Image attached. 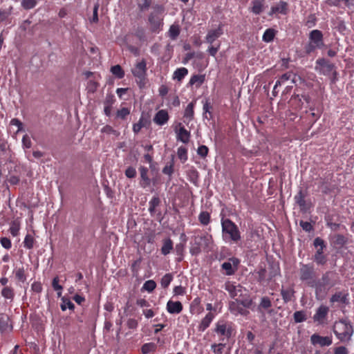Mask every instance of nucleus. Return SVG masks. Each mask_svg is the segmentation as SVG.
<instances>
[{
  "label": "nucleus",
  "mask_w": 354,
  "mask_h": 354,
  "mask_svg": "<svg viewBox=\"0 0 354 354\" xmlns=\"http://www.w3.org/2000/svg\"><path fill=\"white\" fill-rule=\"evenodd\" d=\"M35 238L32 235L28 234L24 239V245L26 248L30 250L33 248L35 244Z\"/></svg>",
  "instance_id": "473e14b6"
},
{
  "label": "nucleus",
  "mask_w": 354,
  "mask_h": 354,
  "mask_svg": "<svg viewBox=\"0 0 354 354\" xmlns=\"http://www.w3.org/2000/svg\"><path fill=\"white\" fill-rule=\"evenodd\" d=\"M133 76L136 78L137 83L140 88L143 87L145 84V79L147 76V64L145 60L136 63L134 68L131 70Z\"/></svg>",
  "instance_id": "6e6552de"
},
{
  "label": "nucleus",
  "mask_w": 354,
  "mask_h": 354,
  "mask_svg": "<svg viewBox=\"0 0 354 354\" xmlns=\"http://www.w3.org/2000/svg\"><path fill=\"white\" fill-rule=\"evenodd\" d=\"M208 148L205 145H201L198 148L197 153L201 157H205L208 153Z\"/></svg>",
  "instance_id": "13d9d810"
},
{
  "label": "nucleus",
  "mask_w": 354,
  "mask_h": 354,
  "mask_svg": "<svg viewBox=\"0 0 354 354\" xmlns=\"http://www.w3.org/2000/svg\"><path fill=\"white\" fill-rule=\"evenodd\" d=\"M275 31L273 29H267L263 35V40L266 42H270L274 39Z\"/></svg>",
  "instance_id": "f704fd0d"
},
{
  "label": "nucleus",
  "mask_w": 354,
  "mask_h": 354,
  "mask_svg": "<svg viewBox=\"0 0 354 354\" xmlns=\"http://www.w3.org/2000/svg\"><path fill=\"white\" fill-rule=\"evenodd\" d=\"M180 125V128L177 132V138L183 143H187L189 140L190 133L184 127Z\"/></svg>",
  "instance_id": "4be33fe9"
},
{
  "label": "nucleus",
  "mask_w": 354,
  "mask_h": 354,
  "mask_svg": "<svg viewBox=\"0 0 354 354\" xmlns=\"http://www.w3.org/2000/svg\"><path fill=\"white\" fill-rule=\"evenodd\" d=\"M294 293L295 291L292 287H289L286 289L282 288L281 290V295L285 303H288L291 301L292 298L294 297Z\"/></svg>",
  "instance_id": "b1692460"
},
{
  "label": "nucleus",
  "mask_w": 354,
  "mask_h": 354,
  "mask_svg": "<svg viewBox=\"0 0 354 354\" xmlns=\"http://www.w3.org/2000/svg\"><path fill=\"white\" fill-rule=\"evenodd\" d=\"M310 341L313 345L318 344L320 346H328L333 342L330 337H322L317 334H313L310 337Z\"/></svg>",
  "instance_id": "ddd939ff"
},
{
  "label": "nucleus",
  "mask_w": 354,
  "mask_h": 354,
  "mask_svg": "<svg viewBox=\"0 0 354 354\" xmlns=\"http://www.w3.org/2000/svg\"><path fill=\"white\" fill-rule=\"evenodd\" d=\"M288 6L284 1H280L276 5L272 6L270 15L272 14H283L286 15L288 12Z\"/></svg>",
  "instance_id": "dca6fc26"
},
{
  "label": "nucleus",
  "mask_w": 354,
  "mask_h": 354,
  "mask_svg": "<svg viewBox=\"0 0 354 354\" xmlns=\"http://www.w3.org/2000/svg\"><path fill=\"white\" fill-rule=\"evenodd\" d=\"M111 72L117 77L121 79L124 76V72L122 67L117 64L111 68Z\"/></svg>",
  "instance_id": "c9c22d12"
},
{
  "label": "nucleus",
  "mask_w": 354,
  "mask_h": 354,
  "mask_svg": "<svg viewBox=\"0 0 354 354\" xmlns=\"http://www.w3.org/2000/svg\"><path fill=\"white\" fill-rule=\"evenodd\" d=\"M98 8H99V3H96L94 6V8H93V17L91 19V22H93V23H97L98 22V15H97V12H98Z\"/></svg>",
  "instance_id": "5fc2aeb1"
},
{
  "label": "nucleus",
  "mask_w": 354,
  "mask_h": 354,
  "mask_svg": "<svg viewBox=\"0 0 354 354\" xmlns=\"http://www.w3.org/2000/svg\"><path fill=\"white\" fill-rule=\"evenodd\" d=\"M173 279V275L170 273L165 274L161 279L160 284L163 288L169 286Z\"/></svg>",
  "instance_id": "e433bc0d"
},
{
  "label": "nucleus",
  "mask_w": 354,
  "mask_h": 354,
  "mask_svg": "<svg viewBox=\"0 0 354 354\" xmlns=\"http://www.w3.org/2000/svg\"><path fill=\"white\" fill-rule=\"evenodd\" d=\"M125 175L129 178H134L136 175V169L133 167H129L125 171Z\"/></svg>",
  "instance_id": "052dcab7"
},
{
  "label": "nucleus",
  "mask_w": 354,
  "mask_h": 354,
  "mask_svg": "<svg viewBox=\"0 0 354 354\" xmlns=\"http://www.w3.org/2000/svg\"><path fill=\"white\" fill-rule=\"evenodd\" d=\"M138 7L141 10H145L148 9L150 6V1L148 0H137Z\"/></svg>",
  "instance_id": "864d4df0"
},
{
  "label": "nucleus",
  "mask_w": 354,
  "mask_h": 354,
  "mask_svg": "<svg viewBox=\"0 0 354 354\" xmlns=\"http://www.w3.org/2000/svg\"><path fill=\"white\" fill-rule=\"evenodd\" d=\"M173 249V242L170 239L164 240L163 245L161 248V252L164 255H167L170 253Z\"/></svg>",
  "instance_id": "cd10ccee"
},
{
  "label": "nucleus",
  "mask_w": 354,
  "mask_h": 354,
  "mask_svg": "<svg viewBox=\"0 0 354 354\" xmlns=\"http://www.w3.org/2000/svg\"><path fill=\"white\" fill-rule=\"evenodd\" d=\"M22 146L24 149H30L32 147V142L30 138L27 134L23 136Z\"/></svg>",
  "instance_id": "3c124183"
},
{
  "label": "nucleus",
  "mask_w": 354,
  "mask_h": 354,
  "mask_svg": "<svg viewBox=\"0 0 354 354\" xmlns=\"http://www.w3.org/2000/svg\"><path fill=\"white\" fill-rule=\"evenodd\" d=\"M63 301L64 304L61 305V308L63 311L66 310V308L71 310L74 308V304L71 301L63 299Z\"/></svg>",
  "instance_id": "e2e57ef3"
},
{
  "label": "nucleus",
  "mask_w": 354,
  "mask_h": 354,
  "mask_svg": "<svg viewBox=\"0 0 354 354\" xmlns=\"http://www.w3.org/2000/svg\"><path fill=\"white\" fill-rule=\"evenodd\" d=\"M178 157L182 162H185L187 160V150L185 147H180L177 151Z\"/></svg>",
  "instance_id": "58836bf2"
},
{
  "label": "nucleus",
  "mask_w": 354,
  "mask_h": 354,
  "mask_svg": "<svg viewBox=\"0 0 354 354\" xmlns=\"http://www.w3.org/2000/svg\"><path fill=\"white\" fill-rule=\"evenodd\" d=\"M198 220L201 224L207 225L210 221V215L207 212H202L198 216Z\"/></svg>",
  "instance_id": "4c0bfd02"
},
{
  "label": "nucleus",
  "mask_w": 354,
  "mask_h": 354,
  "mask_svg": "<svg viewBox=\"0 0 354 354\" xmlns=\"http://www.w3.org/2000/svg\"><path fill=\"white\" fill-rule=\"evenodd\" d=\"M10 124L11 126H15L17 128L16 131L17 133L24 131V125L22 122L17 118L12 119Z\"/></svg>",
  "instance_id": "8fccbe9b"
},
{
  "label": "nucleus",
  "mask_w": 354,
  "mask_h": 354,
  "mask_svg": "<svg viewBox=\"0 0 354 354\" xmlns=\"http://www.w3.org/2000/svg\"><path fill=\"white\" fill-rule=\"evenodd\" d=\"M1 295L5 299L12 300L15 296L14 290L11 287L6 286L1 290Z\"/></svg>",
  "instance_id": "7c9ffc66"
},
{
  "label": "nucleus",
  "mask_w": 354,
  "mask_h": 354,
  "mask_svg": "<svg viewBox=\"0 0 354 354\" xmlns=\"http://www.w3.org/2000/svg\"><path fill=\"white\" fill-rule=\"evenodd\" d=\"M174 293L176 295H183L185 293V289L181 286H176L174 288Z\"/></svg>",
  "instance_id": "774afa93"
},
{
  "label": "nucleus",
  "mask_w": 354,
  "mask_h": 354,
  "mask_svg": "<svg viewBox=\"0 0 354 354\" xmlns=\"http://www.w3.org/2000/svg\"><path fill=\"white\" fill-rule=\"evenodd\" d=\"M225 344H213L212 346V348L213 350V352L216 354H222L223 348H224Z\"/></svg>",
  "instance_id": "4d7b16f0"
},
{
  "label": "nucleus",
  "mask_w": 354,
  "mask_h": 354,
  "mask_svg": "<svg viewBox=\"0 0 354 354\" xmlns=\"http://www.w3.org/2000/svg\"><path fill=\"white\" fill-rule=\"evenodd\" d=\"M263 10V4L259 1H255L253 3V6L252 8V11L256 15L260 14Z\"/></svg>",
  "instance_id": "de8ad7c7"
},
{
  "label": "nucleus",
  "mask_w": 354,
  "mask_h": 354,
  "mask_svg": "<svg viewBox=\"0 0 354 354\" xmlns=\"http://www.w3.org/2000/svg\"><path fill=\"white\" fill-rule=\"evenodd\" d=\"M129 113V110L127 108H122L117 111V116L122 119H124Z\"/></svg>",
  "instance_id": "bf43d9fd"
},
{
  "label": "nucleus",
  "mask_w": 354,
  "mask_h": 354,
  "mask_svg": "<svg viewBox=\"0 0 354 354\" xmlns=\"http://www.w3.org/2000/svg\"><path fill=\"white\" fill-rule=\"evenodd\" d=\"M169 37L173 39V40H175L176 39V38L178 37V36L180 34V28H179V26L177 25V24H173L170 26L169 28Z\"/></svg>",
  "instance_id": "c756f323"
},
{
  "label": "nucleus",
  "mask_w": 354,
  "mask_h": 354,
  "mask_svg": "<svg viewBox=\"0 0 354 354\" xmlns=\"http://www.w3.org/2000/svg\"><path fill=\"white\" fill-rule=\"evenodd\" d=\"M101 131L102 133H105L107 134H113L115 136L118 137L120 136V132L113 129L111 126L106 125L102 129Z\"/></svg>",
  "instance_id": "09e8293b"
},
{
  "label": "nucleus",
  "mask_w": 354,
  "mask_h": 354,
  "mask_svg": "<svg viewBox=\"0 0 354 354\" xmlns=\"http://www.w3.org/2000/svg\"><path fill=\"white\" fill-rule=\"evenodd\" d=\"M330 301L331 303L340 302L342 304H347V295L342 292H336L330 297Z\"/></svg>",
  "instance_id": "393cba45"
},
{
  "label": "nucleus",
  "mask_w": 354,
  "mask_h": 354,
  "mask_svg": "<svg viewBox=\"0 0 354 354\" xmlns=\"http://www.w3.org/2000/svg\"><path fill=\"white\" fill-rule=\"evenodd\" d=\"M15 277L18 281L21 282H24L26 280L25 271L23 268H18L15 270Z\"/></svg>",
  "instance_id": "a18cd8bd"
},
{
  "label": "nucleus",
  "mask_w": 354,
  "mask_h": 354,
  "mask_svg": "<svg viewBox=\"0 0 354 354\" xmlns=\"http://www.w3.org/2000/svg\"><path fill=\"white\" fill-rule=\"evenodd\" d=\"M299 224L302 229L306 232H310L313 229L312 225L307 221H301Z\"/></svg>",
  "instance_id": "0e129e2a"
},
{
  "label": "nucleus",
  "mask_w": 354,
  "mask_h": 354,
  "mask_svg": "<svg viewBox=\"0 0 354 354\" xmlns=\"http://www.w3.org/2000/svg\"><path fill=\"white\" fill-rule=\"evenodd\" d=\"M252 304V299L250 297H245L243 299H235L230 302L229 309L231 313L234 315L247 316L249 314L250 308Z\"/></svg>",
  "instance_id": "39448f33"
},
{
  "label": "nucleus",
  "mask_w": 354,
  "mask_h": 354,
  "mask_svg": "<svg viewBox=\"0 0 354 354\" xmlns=\"http://www.w3.org/2000/svg\"><path fill=\"white\" fill-rule=\"evenodd\" d=\"M324 46V36L322 31L313 30L309 32L308 41L304 46L305 53L308 55L321 49Z\"/></svg>",
  "instance_id": "20e7f679"
},
{
  "label": "nucleus",
  "mask_w": 354,
  "mask_h": 354,
  "mask_svg": "<svg viewBox=\"0 0 354 354\" xmlns=\"http://www.w3.org/2000/svg\"><path fill=\"white\" fill-rule=\"evenodd\" d=\"M160 204V198L158 197L154 196L151 198V200L149 201V210L151 213H153L155 212V209L157 206H158Z\"/></svg>",
  "instance_id": "79ce46f5"
},
{
  "label": "nucleus",
  "mask_w": 354,
  "mask_h": 354,
  "mask_svg": "<svg viewBox=\"0 0 354 354\" xmlns=\"http://www.w3.org/2000/svg\"><path fill=\"white\" fill-rule=\"evenodd\" d=\"M0 242L1 245L7 250H9L12 246L10 240L7 237L1 238Z\"/></svg>",
  "instance_id": "6e6d98bb"
},
{
  "label": "nucleus",
  "mask_w": 354,
  "mask_h": 354,
  "mask_svg": "<svg viewBox=\"0 0 354 354\" xmlns=\"http://www.w3.org/2000/svg\"><path fill=\"white\" fill-rule=\"evenodd\" d=\"M188 74V70L185 67L176 69L173 74V79L180 82Z\"/></svg>",
  "instance_id": "a878e982"
},
{
  "label": "nucleus",
  "mask_w": 354,
  "mask_h": 354,
  "mask_svg": "<svg viewBox=\"0 0 354 354\" xmlns=\"http://www.w3.org/2000/svg\"><path fill=\"white\" fill-rule=\"evenodd\" d=\"M215 332L218 334L223 335L227 338L231 336L232 330L230 327H227L223 322H218L215 328Z\"/></svg>",
  "instance_id": "6ab92c4d"
},
{
  "label": "nucleus",
  "mask_w": 354,
  "mask_h": 354,
  "mask_svg": "<svg viewBox=\"0 0 354 354\" xmlns=\"http://www.w3.org/2000/svg\"><path fill=\"white\" fill-rule=\"evenodd\" d=\"M194 244L198 245L204 250H209L212 248L214 241L212 236L207 232L201 235L194 236Z\"/></svg>",
  "instance_id": "9d476101"
},
{
  "label": "nucleus",
  "mask_w": 354,
  "mask_h": 354,
  "mask_svg": "<svg viewBox=\"0 0 354 354\" xmlns=\"http://www.w3.org/2000/svg\"><path fill=\"white\" fill-rule=\"evenodd\" d=\"M156 349V345L154 343H147L145 344L142 346V353L143 354H147L152 351H154Z\"/></svg>",
  "instance_id": "c03bdc74"
},
{
  "label": "nucleus",
  "mask_w": 354,
  "mask_h": 354,
  "mask_svg": "<svg viewBox=\"0 0 354 354\" xmlns=\"http://www.w3.org/2000/svg\"><path fill=\"white\" fill-rule=\"evenodd\" d=\"M272 306L270 299L268 297H263L261 299L258 306V310L261 312L262 310H268Z\"/></svg>",
  "instance_id": "c85d7f7f"
},
{
  "label": "nucleus",
  "mask_w": 354,
  "mask_h": 354,
  "mask_svg": "<svg viewBox=\"0 0 354 354\" xmlns=\"http://www.w3.org/2000/svg\"><path fill=\"white\" fill-rule=\"evenodd\" d=\"M52 286L56 291H62L63 289L62 286L59 284V278L57 277L53 279Z\"/></svg>",
  "instance_id": "680f3d73"
},
{
  "label": "nucleus",
  "mask_w": 354,
  "mask_h": 354,
  "mask_svg": "<svg viewBox=\"0 0 354 354\" xmlns=\"http://www.w3.org/2000/svg\"><path fill=\"white\" fill-rule=\"evenodd\" d=\"M316 70L320 73L330 77L333 83L337 80V72L335 70V66L333 64L325 61L324 59H319L316 61Z\"/></svg>",
  "instance_id": "0eeeda50"
},
{
  "label": "nucleus",
  "mask_w": 354,
  "mask_h": 354,
  "mask_svg": "<svg viewBox=\"0 0 354 354\" xmlns=\"http://www.w3.org/2000/svg\"><path fill=\"white\" fill-rule=\"evenodd\" d=\"M37 3V0H22L21 6L24 9L29 10L34 8Z\"/></svg>",
  "instance_id": "49530a36"
},
{
  "label": "nucleus",
  "mask_w": 354,
  "mask_h": 354,
  "mask_svg": "<svg viewBox=\"0 0 354 354\" xmlns=\"http://www.w3.org/2000/svg\"><path fill=\"white\" fill-rule=\"evenodd\" d=\"M140 172L141 181L140 185L142 187L145 188L150 185L151 180L148 177V169L145 167H140L139 168Z\"/></svg>",
  "instance_id": "aec40b11"
},
{
  "label": "nucleus",
  "mask_w": 354,
  "mask_h": 354,
  "mask_svg": "<svg viewBox=\"0 0 354 354\" xmlns=\"http://www.w3.org/2000/svg\"><path fill=\"white\" fill-rule=\"evenodd\" d=\"M300 279L301 281H308L313 279L315 276V270L313 266L309 264H303L299 270Z\"/></svg>",
  "instance_id": "f8f14e48"
},
{
  "label": "nucleus",
  "mask_w": 354,
  "mask_h": 354,
  "mask_svg": "<svg viewBox=\"0 0 354 354\" xmlns=\"http://www.w3.org/2000/svg\"><path fill=\"white\" fill-rule=\"evenodd\" d=\"M240 261L235 257L229 259L227 261L222 263L221 268L225 271L227 275H232L235 273L237 270Z\"/></svg>",
  "instance_id": "9b49d317"
},
{
  "label": "nucleus",
  "mask_w": 354,
  "mask_h": 354,
  "mask_svg": "<svg viewBox=\"0 0 354 354\" xmlns=\"http://www.w3.org/2000/svg\"><path fill=\"white\" fill-rule=\"evenodd\" d=\"M314 260L319 265H324L326 261L325 256L320 254H315Z\"/></svg>",
  "instance_id": "603ef678"
},
{
  "label": "nucleus",
  "mask_w": 354,
  "mask_h": 354,
  "mask_svg": "<svg viewBox=\"0 0 354 354\" xmlns=\"http://www.w3.org/2000/svg\"><path fill=\"white\" fill-rule=\"evenodd\" d=\"M348 349L343 346L336 347L334 349V354H348Z\"/></svg>",
  "instance_id": "69168bd1"
},
{
  "label": "nucleus",
  "mask_w": 354,
  "mask_h": 354,
  "mask_svg": "<svg viewBox=\"0 0 354 354\" xmlns=\"http://www.w3.org/2000/svg\"><path fill=\"white\" fill-rule=\"evenodd\" d=\"M156 283L154 281L148 280L143 284L142 289L151 292L156 288Z\"/></svg>",
  "instance_id": "37998d69"
},
{
  "label": "nucleus",
  "mask_w": 354,
  "mask_h": 354,
  "mask_svg": "<svg viewBox=\"0 0 354 354\" xmlns=\"http://www.w3.org/2000/svg\"><path fill=\"white\" fill-rule=\"evenodd\" d=\"M167 310L170 314H178L183 310V305L180 301H168Z\"/></svg>",
  "instance_id": "f3484780"
},
{
  "label": "nucleus",
  "mask_w": 354,
  "mask_h": 354,
  "mask_svg": "<svg viewBox=\"0 0 354 354\" xmlns=\"http://www.w3.org/2000/svg\"><path fill=\"white\" fill-rule=\"evenodd\" d=\"M294 319L296 323L303 322L306 320V315L304 311H296L294 315Z\"/></svg>",
  "instance_id": "ea45409f"
},
{
  "label": "nucleus",
  "mask_w": 354,
  "mask_h": 354,
  "mask_svg": "<svg viewBox=\"0 0 354 354\" xmlns=\"http://www.w3.org/2000/svg\"><path fill=\"white\" fill-rule=\"evenodd\" d=\"M31 288L34 292L37 293H39L42 291V286L39 282H34L32 284Z\"/></svg>",
  "instance_id": "338daca9"
},
{
  "label": "nucleus",
  "mask_w": 354,
  "mask_h": 354,
  "mask_svg": "<svg viewBox=\"0 0 354 354\" xmlns=\"http://www.w3.org/2000/svg\"><path fill=\"white\" fill-rule=\"evenodd\" d=\"M164 12L162 6H156L153 8V11L149 16V23L152 32H158L162 26V15Z\"/></svg>",
  "instance_id": "423d86ee"
},
{
  "label": "nucleus",
  "mask_w": 354,
  "mask_h": 354,
  "mask_svg": "<svg viewBox=\"0 0 354 354\" xmlns=\"http://www.w3.org/2000/svg\"><path fill=\"white\" fill-rule=\"evenodd\" d=\"M290 79H291L292 82L294 84H295L297 81V75L292 74V73L288 72V73H286L282 75L280 77V78L276 82L275 87H278V86H281L285 82H286Z\"/></svg>",
  "instance_id": "412c9836"
},
{
  "label": "nucleus",
  "mask_w": 354,
  "mask_h": 354,
  "mask_svg": "<svg viewBox=\"0 0 354 354\" xmlns=\"http://www.w3.org/2000/svg\"><path fill=\"white\" fill-rule=\"evenodd\" d=\"M194 117V104L192 102L189 103L184 113V118L187 120L188 121H190L193 119Z\"/></svg>",
  "instance_id": "2f4dec72"
},
{
  "label": "nucleus",
  "mask_w": 354,
  "mask_h": 354,
  "mask_svg": "<svg viewBox=\"0 0 354 354\" xmlns=\"http://www.w3.org/2000/svg\"><path fill=\"white\" fill-rule=\"evenodd\" d=\"M20 230V223L17 220L13 221L10 227V232L13 236H17L19 234Z\"/></svg>",
  "instance_id": "72a5a7b5"
},
{
  "label": "nucleus",
  "mask_w": 354,
  "mask_h": 354,
  "mask_svg": "<svg viewBox=\"0 0 354 354\" xmlns=\"http://www.w3.org/2000/svg\"><path fill=\"white\" fill-rule=\"evenodd\" d=\"M329 311L328 307L322 305L316 310V313L313 315V320L319 324H323L324 319L328 315Z\"/></svg>",
  "instance_id": "4468645a"
},
{
  "label": "nucleus",
  "mask_w": 354,
  "mask_h": 354,
  "mask_svg": "<svg viewBox=\"0 0 354 354\" xmlns=\"http://www.w3.org/2000/svg\"><path fill=\"white\" fill-rule=\"evenodd\" d=\"M225 289L229 292L230 297L234 299L250 297L245 288L239 284L236 285L230 281H227L225 283Z\"/></svg>",
  "instance_id": "1a4fd4ad"
},
{
  "label": "nucleus",
  "mask_w": 354,
  "mask_h": 354,
  "mask_svg": "<svg viewBox=\"0 0 354 354\" xmlns=\"http://www.w3.org/2000/svg\"><path fill=\"white\" fill-rule=\"evenodd\" d=\"M223 35V30L221 26L214 30H211L206 35V41L212 44L216 39Z\"/></svg>",
  "instance_id": "a211bd4d"
},
{
  "label": "nucleus",
  "mask_w": 354,
  "mask_h": 354,
  "mask_svg": "<svg viewBox=\"0 0 354 354\" xmlns=\"http://www.w3.org/2000/svg\"><path fill=\"white\" fill-rule=\"evenodd\" d=\"M333 331L341 342H348L354 333L353 326L348 319H342L335 322Z\"/></svg>",
  "instance_id": "f03ea898"
},
{
  "label": "nucleus",
  "mask_w": 354,
  "mask_h": 354,
  "mask_svg": "<svg viewBox=\"0 0 354 354\" xmlns=\"http://www.w3.org/2000/svg\"><path fill=\"white\" fill-rule=\"evenodd\" d=\"M204 81L205 75H194L191 77L189 84L192 86L195 84L196 88H199L203 84Z\"/></svg>",
  "instance_id": "bb28decb"
},
{
  "label": "nucleus",
  "mask_w": 354,
  "mask_h": 354,
  "mask_svg": "<svg viewBox=\"0 0 354 354\" xmlns=\"http://www.w3.org/2000/svg\"><path fill=\"white\" fill-rule=\"evenodd\" d=\"M222 237L226 243L238 244L241 241V234L238 226L230 218L221 220Z\"/></svg>",
  "instance_id": "f257e3e1"
},
{
  "label": "nucleus",
  "mask_w": 354,
  "mask_h": 354,
  "mask_svg": "<svg viewBox=\"0 0 354 354\" xmlns=\"http://www.w3.org/2000/svg\"><path fill=\"white\" fill-rule=\"evenodd\" d=\"M305 196L303 194L302 191L300 190L297 195L295 196V202L301 207H304L306 205L305 201Z\"/></svg>",
  "instance_id": "a19ab883"
},
{
  "label": "nucleus",
  "mask_w": 354,
  "mask_h": 354,
  "mask_svg": "<svg viewBox=\"0 0 354 354\" xmlns=\"http://www.w3.org/2000/svg\"><path fill=\"white\" fill-rule=\"evenodd\" d=\"M333 273L326 272L315 284V295L317 299H322L328 291L335 285L332 280Z\"/></svg>",
  "instance_id": "7ed1b4c3"
},
{
  "label": "nucleus",
  "mask_w": 354,
  "mask_h": 354,
  "mask_svg": "<svg viewBox=\"0 0 354 354\" xmlns=\"http://www.w3.org/2000/svg\"><path fill=\"white\" fill-rule=\"evenodd\" d=\"M214 315L212 313H209L206 315V316L202 319L201 324L198 326V330L203 332L206 328H207L212 322Z\"/></svg>",
  "instance_id": "5701e85b"
},
{
  "label": "nucleus",
  "mask_w": 354,
  "mask_h": 354,
  "mask_svg": "<svg viewBox=\"0 0 354 354\" xmlns=\"http://www.w3.org/2000/svg\"><path fill=\"white\" fill-rule=\"evenodd\" d=\"M169 114L166 110L158 111L153 117V122L158 125L162 126L166 124L169 120Z\"/></svg>",
  "instance_id": "2eb2a0df"
}]
</instances>
